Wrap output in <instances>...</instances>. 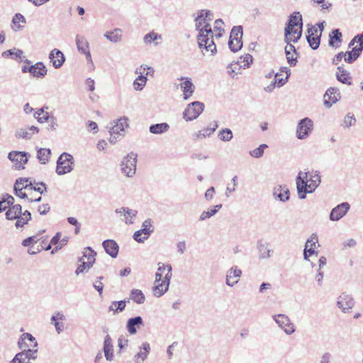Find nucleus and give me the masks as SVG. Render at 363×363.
<instances>
[{"label": "nucleus", "mask_w": 363, "mask_h": 363, "mask_svg": "<svg viewBox=\"0 0 363 363\" xmlns=\"http://www.w3.org/2000/svg\"><path fill=\"white\" fill-rule=\"evenodd\" d=\"M213 20V13L210 10L202 9L198 12L195 18V29L199 31L197 36L198 44L200 49L210 51L211 55L217 52L213 41V33L210 22Z\"/></svg>", "instance_id": "nucleus-1"}, {"label": "nucleus", "mask_w": 363, "mask_h": 363, "mask_svg": "<svg viewBox=\"0 0 363 363\" xmlns=\"http://www.w3.org/2000/svg\"><path fill=\"white\" fill-rule=\"evenodd\" d=\"M21 352L17 353L10 363H30L35 360L38 354V342L35 338L28 333L21 335L18 341Z\"/></svg>", "instance_id": "nucleus-2"}, {"label": "nucleus", "mask_w": 363, "mask_h": 363, "mask_svg": "<svg viewBox=\"0 0 363 363\" xmlns=\"http://www.w3.org/2000/svg\"><path fill=\"white\" fill-rule=\"evenodd\" d=\"M321 182L320 172L318 171L299 172L296 179L298 198L304 199L307 194H311Z\"/></svg>", "instance_id": "nucleus-3"}, {"label": "nucleus", "mask_w": 363, "mask_h": 363, "mask_svg": "<svg viewBox=\"0 0 363 363\" xmlns=\"http://www.w3.org/2000/svg\"><path fill=\"white\" fill-rule=\"evenodd\" d=\"M303 30L302 16L299 12H294L289 17L284 29L286 43H296L301 37Z\"/></svg>", "instance_id": "nucleus-4"}, {"label": "nucleus", "mask_w": 363, "mask_h": 363, "mask_svg": "<svg viewBox=\"0 0 363 363\" xmlns=\"http://www.w3.org/2000/svg\"><path fill=\"white\" fill-rule=\"evenodd\" d=\"M172 277V267L171 264H168L167 272H166L164 278L161 272L155 273V279L154 281V286L152 288L153 295L157 297H161L169 289L170 280Z\"/></svg>", "instance_id": "nucleus-5"}, {"label": "nucleus", "mask_w": 363, "mask_h": 363, "mask_svg": "<svg viewBox=\"0 0 363 363\" xmlns=\"http://www.w3.org/2000/svg\"><path fill=\"white\" fill-rule=\"evenodd\" d=\"M138 155L133 152L123 157L121 164V171L127 177H133L136 172Z\"/></svg>", "instance_id": "nucleus-6"}, {"label": "nucleus", "mask_w": 363, "mask_h": 363, "mask_svg": "<svg viewBox=\"0 0 363 363\" xmlns=\"http://www.w3.org/2000/svg\"><path fill=\"white\" fill-rule=\"evenodd\" d=\"M357 43L358 45L354 47L352 51L345 52L346 54L345 61L347 63H352L354 62L360 55L363 50V33L355 35L353 39L350 41L349 46Z\"/></svg>", "instance_id": "nucleus-7"}, {"label": "nucleus", "mask_w": 363, "mask_h": 363, "mask_svg": "<svg viewBox=\"0 0 363 363\" xmlns=\"http://www.w3.org/2000/svg\"><path fill=\"white\" fill-rule=\"evenodd\" d=\"M74 157L72 155L63 152L60 155L57 161L56 173L58 175H64L73 169Z\"/></svg>", "instance_id": "nucleus-8"}, {"label": "nucleus", "mask_w": 363, "mask_h": 363, "mask_svg": "<svg viewBox=\"0 0 363 363\" xmlns=\"http://www.w3.org/2000/svg\"><path fill=\"white\" fill-rule=\"evenodd\" d=\"M242 33L241 26H234L232 28L228 41V46L232 52H235L242 47Z\"/></svg>", "instance_id": "nucleus-9"}, {"label": "nucleus", "mask_w": 363, "mask_h": 363, "mask_svg": "<svg viewBox=\"0 0 363 363\" xmlns=\"http://www.w3.org/2000/svg\"><path fill=\"white\" fill-rule=\"evenodd\" d=\"M272 319L286 335H292L296 331L294 324L286 314L273 315Z\"/></svg>", "instance_id": "nucleus-10"}, {"label": "nucleus", "mask_w": 363, "mask_h": 363, "mask_svg": "<svg viewBox=\"0 0 363 363\" xmlns=\"http://www.w3.org/2000/svg\"><path fill=\"white\" fill-rule=\"evenodd\" d=\"M313 129V121L306 117L300 120L298 123L296 135L299 140L306 139L309 136Z\"/></svg>", "instance_id": "nucleus-11"}, {"label": "nucleus", "mask_w": 363, "mask_h": 363, "mask_svg": "<svg viewBox=\"0 0 363 363\" xmlns=\"http://www.w3.org/2000/svg\"><path fill=\"white\" fill-rule=\"evenodd\" d=\"M204 105L199 101L189 104L183 112V118L186 121H193L199 117L203 111Z\"/></svg>", "instance_id": "nucleus-12"}, {"label": "nucleus", "mask_w": 363, "mask_h": 363, "mask_svg": "<svg viewBox=\"0 0 363 363\" xmlns=\"http://www.w3.org/2000/svg\"><path fill=\"white\" fill-rule=\"evenodd\" d=\"M152 228V221L150 219L145 220L142 225V228L137 230L133 234V239L139 242L142 243L145 240H147L151 233L153 231Z\"/></svg>", "instance_id": "nucleus-13"}, {"label": "nucleus", "mask_w": 363, "mask_h": 363, "mask_svg": "<svg viewBox=\"0 0 363 363\" xmlns=\"http://www.w3.org/2000/svg\"><path fill=\"white\" fill-rule=\"evenodd\" d=\"M354 301L352 296L347 293H342L337 301V306L342 313H349L354 306Z\"/></svg>", "instance_id": "nucleus-14"}, {"label": "nucleus", "mask_w": 363, "mask_h": 363, "mask_svg": "<svg viewBox=\"0 0 363 363\" xmlns=\"http://www.w3.org/2000/svg\"><path fill=\"white\" fill-rule=\"evenodd\" d=\"M350 209V204L348 202H342L331 210L329 218L331 221H338L347 213Z\"/></svg>", "instance_id": "nucleus-15"}, {"label": "nucleus", "mask_w": 363, "mask_h": 363, "mask_svg": "<svg viewBox=\"0 0 363 363\" xmlns=\"http://www.w3.org/2000/svg\"><path fill=\"white\" fill-rule=\"evenodd\" d=\"M341 98L340 90L336 87H330L323 96V104L325 107L330 108Z\"/></svg>", "instance_id": "nucleus-16"}, {"label": "nucleus", "mask_w": 363, "mask_h": 363, "mask_svg": "<svg viewBox=\"0 0 363 363\" xmlns=\"http://www.w3.org/2000/svg\"><path fill=\"white\" fill-rule=\"evenodd\" d=\"M242 275V270L237 266L230 267L226 273L225 284L230 287L237 284Z\"/></svg>", "instance_id": "nucleus-17"}, {"label": "nucleus", "mask_w": 363, "mask_h": 363, "mask_svg": "<svg viewBox=\"0 0 363 363\" xmlns=\"http://www.w3.org/2000/svg\"><path fill=\"white\" fill-rule=\"evenodd\" d=\"M179 79L183 81L180 84L183 92V99L187 100L193 95L195 86L189 77H181Z\"/></svg>", "instance_id": "nucleus-18"}, {"label": "nucleus", "mask_w": 363, "mask_h": 363, "mask_svg": "<svg viewBox=\"0 0 363 363\" xmlns=\"http://www.w3.org/2000/svg\"><path fill=\"white\" fill-rule=\"evenodd\" d=\"M28 154L25 152H11L9 153L8 158L12 162H16V168L24 169V164L28 162Z\"/></svg>", "instance_id": "nucleus-19"}, {"label": "nucleus", "mask_w": 363, "mask_h": 363, "mask_svg": "<svg viewBox=\"0 0 363 363\" xmlns=\"http://www.w3.org/2000/svg\"><path fill=\"white\" fill-rule=\"evenodd\" d=\"M115 213H123V218L121 219L127 225H131L134 223V220L138 214V211L131 209L128 207H121L115 210Z\"/></svg>", "instance_id": "nucleus-20"}, {"label": "nucleus", "mask_w": 363, "mask_h": 363, "mask_svg": "<svg viewBox=\"0 0 363 363\" xmlns=\"http://www.w3.org/2000/svg\"><path fill=\"white\" fill-rule=\"evenodd\" d=\"M307 41L313 50L318 48L320 43V36L318 34L315 26H312L308 29Z\"/></svg>", "instance_id": "nucleus-21"}, {"label": "nucleus", "mask_w": 363, "mask_h": 363, "mask_svg": "<svg viewBox=\"0 0 363 363\" xmlns=\"http://www.w3.org/2000/svg\"><path fill=\"white\" fill-rule=\"evenodd\" d=\"M49 59L55 69L60 68L65 61V57L62 51L53 49L49 54Z\"/></svg>", "instance_id": "nucleus-22"}, {"label": "nucleus", "mask_w": 363, "mask_h": 363, "mask_svg": "<svg viewBox=\"0 0 363 363\" xmlns=\"http://www.w3.org/2000/svg\"><path fill=\"white\" fill-rule=\"evenodd\" d=\"M150 352V345L147 342H144L139 347V351L134 355L135 363H142L147 358Z\"/></svg>", "instance_id": "nucleus-23"}, {"label": "nucleus", "mask_w": 363, "mask_h": 363, "mask_svg": "<svg viewBox=\"0 0 363 363\" xmlns=\"http://www.w3.org/2000/svg\"><path fill=\"white\" fill-rule=\"evenodd\" d=\"M273 196L281 202H285L289 199L290 191L286 186L278 185L273 189Z\"/></svg>", "instance_id": "nucleus-24"}, {"label": "nucleus", "mask_w": 363, "mask_h": 363, "mask_svg": "<svg viewBox=\"0 0 363 363\" xmlns=\"http://www.w3.org/2000/svg\"><path fill=\"white\" fill-rule=\"evenodd\" d=\"M103 351L104 352L106 359L108 362H112L114 357L113 340L111 336L108 334L104 337Z\"/></svg>", "instance_id": "nucleus-25"}, {"label": "nucleus", "mask_w": 363, "mask_h": 363, "mask_svg": "<svg viewBox=\"0 0 363 363\" xmlns=\"http://www.w3.org/2000/svg\"><path fill=\"white\" fill-rule=\"evenodd\" d=\"M102 245L106 252L112 258H116L118 256L119 246L115 240H106L103 242Z\"/></svg>", "instance_id": "nucleus-26"}, {"label": "nucleus", "mask_w": 363, "mask_h": 363, "mask_svg": "<svg viewBox=\"0 0 363 363\" xmlns=\"http://www.w3.org/2000/svg\"><path fill=\"white\" fill-rule=\"evenodd\" d=\"M26 24V19L23 15L20 13H16L11 21V29L14 32H18L25 28Z\"/></svg>", "instance_id": "nucleus-27"}, {"label": "nucleus", "mask_w": 363, "mask_h": 363, "mask_svg": "<svg viewBox=\"0 0 363 363\" xmlns=\"http://www.w3.org/2000/svg\"><path fill=\"white\" fill-rule=\"evenodd\" d=\"M76 44L78 50L84 54L87 59H91V53L89 51V43L86 39L81 35H77L76 36Z\"/></svg>", "instance_id": "nucleus-28"}, {"label": "nucleus", "mask_w": 363, "mask_h": 363, "mask_svg": "<svg viewBox=\"0 0 363 363\" xmlns=\"http://www.w3.org/2000/svg\"><path fill=\"white\" fill-rule=\"evenodd\" d=\"M48 72L47 67L42 62H38L30 65V74L36 78H43Z\"/></svg>", "instance_id": "nucleus-29"}, {"label": "nucleus", "mask_w": 363, "mask_h": 363, "mask_svg": "<svg viewBox=\"0 0 363 363\" xmlns=\"http://www.w3.org/2000/svg\"><path fill=\"white\" fill-rule=\"evenodd\" d=\"M143 325V318L140 316H135L128 320L126 329L130 335H135L137 333V328Z\"/></svg>", "instance_id": "nucleus-30"}, {"label": "nucleus", "mask_w": 363, "mask_h": 363, "mask_svg": "<svg viewBox=\"0 0 363 363\" xmlns=\"http://www.w3.org/2000/svg\"><path fill=\"white\" fill-rule=\"evenodd\" d=\"M342 33L339 29H334L329 34L328 44L330 47L338 48L342 42Z\"/></svg>", "instance_id": "nucleus-31"}, {"label": "nucleus", "mask_w": 363, "mask_h": 363, "mask_svg": "<svg viewBox=\"0 0 363 363\" xmlns=\"http://www.w3.org/2000/svg\"><path fill=\"white\" fill-rule=\"evenodd\" d=\"M128 118L125 117L118 119L114 125L110 129V134H116L121 135V133L125 130V128L128 126Z\"/></svg>", "instance_id": "nucleus-32"}, {"label": "nucleus", "mask_w": 363, "mask_h": 363, "mask_svg": "<svg viewBox=\"0 0 363 363\" xmlns=\"http://www.w3.org/2000/svg\"><path fill=\"white\" fill-rule=\"evenodd\" d=\"M336 78L340 82L344 84L351 85L352 84V78L350 76V73L340 66L337 67V72H336Z\"/></svg>", "instance_id": "nucleus-33"}, {"label": "nucleus", "mask_w": 363, "mask_h": 363, "mask_svg": "<svg viewBox=\"0 0 363 363\" xmlns=\"http://www.w3.org/2000/svg\"><path fill=\"white\" fill-rule=\"evenodd\" d=\"M135 74H140L139 76L135 79L133 82V86L135 90L141 91L145 87L147 78L144 75L143 72H138V69H136Z\"/></svg>", "instance_id": "nucleus-34"}, {"label": "nucleus", "mask_w": 363, "mask_h": 363, "mask_svg": "<svg viewBox=\"0 0 363 363\" xmlns=\"http://www.w3.org/2000/svg\"><path fill=\"white\" fill-rule=\"evenodd\" d=\"M120 28H116L113 31H107L104 34V37L113 43H117L121 41L122 35Z\"/></svg>", "instance_id": "nucleus-35"}, {"label": "nucleus", "mask_w": 363, "mask_h": 363, "mask_svg": "<svg viewBox=\"0 0 363 363\" xmlns=\"http://www.w3.org/2000/svg\"><path fill=\"white\" fill-rule=\"evenodd\" d=\"M8 208L6 213V218L8 220H14L18 218V216L21 214L22 207L20 204L13 205Z\"/></svg>", "instance_id": "nucleus-36"}, {"label": "nucleus", "mask_w": 363, "mask_h": 363, "mask_svg": "<svg viewBox=\"0 0 363 363\" xmlns=\"http://www.w3.org/2000/svg\"><path fill=\"white\" fill-rule=\"evenodd\" d=\"M291 52L296 54V48L293 45L291 44V43H287V45L285 47V53L287 62L291 66H295L297 63V57H294V55H292L291 57H289Z\"/></svg>", "instance_id": "nucleus-37"}, {"label": "nucleus", "mask_w": 363, "mask_h": 363, "mask_svg": "<svg viewBox=\"0 0 363 363\" xmlns=\"http://www.w3.org/2000/svg\"><path fill=\"white\" fill-rule=\"evenodd\" d=\"M50 155L51 150L49 148H39L37 151V158L43 164H45L48 162Z\"/></svg>", "instance_id": "nucleus-38"}, {"label": "nucleus", "mask_w": 363, "mask_h": 363, "mask_svg": "<svg viewBox=\"0 0 363 363\" xmlns=\"http://www.w3.org/2000/svg\"><path fill=\"white\" fill-rule=\"evenodd\" d=\"M21 181L16 182L13 187L14 193L16 196H18L21 199H26L27 194L25 192H23V189H28L29 186H32V181L30 182L29 184H26V186H20Z\"/></svg>", "instance_id": "nucleus-39"}, {"label": "nucleus", "mask_w": 363, "mask_h": 363, "mask_svg": "<svg viewBox=\"0 0 363 363\" xmlns=\"http://www.w3.org/2000/svg\"><path fill=\"white\" fill-rule=\"evenodd\" d=\"M169 125L167 123L153 124L150 126V132L153 134H162L167 132Z\"/></svg>", "instance_id": "nucleus-40"}, {"label": "nucleus", "mask_w": 363, "mask_h": 363, "mask_svg": "<svg viewBox=\"0 0 363 363\" xmlns=\"http://www.w3.org/2000/svg\"><path fill=\"white\" fill-rule=\"evenodd\" d=\"M16 219L17 220L15 225L16 227L21 228L27 224V223L31 219V214L30 211H25L23 213L21 212V214L18 216V218Z\"/></svg>", "instance_id": "nucleus-41"}, {"label": "nucleus", "mask_w": 363, "mask_h": 363, "mask_svg": "<svg viewBox=\"0 0 363 363\" xmlns=\"http://www.w3.org/2000/svg\"><path fill=\"white\" fill-rule=\"evenodd\" d=\"M217 128L218 125L216 124L213 128H204L203 130H199L193 135V139L201 140L205 138L206 137L211 135Z\"/></svg>", "instance_id": "nucleus-42"}, {"label": "nucleus", "mask_w": 363, "mask_h": 363, "mask_svg": "<svg viewBox=\"0 0 363 363\" xmlns=\"http://www.w3.org/2000/svg\"><path fill=\"white\" fill-rule=\"evenodd\" d=\"M126 306V301H113L108 307L109 311H113V314L124 311Z\"/></svg>", "instance_id": "nucleus-43"}, {"label": "nucleus", "mask_w": 363, "mask_h": 363, "mask_svg": "<svg viewBox=\"0 0 363 363\" xmlns=\"http://www.w3.org/2000/svg\"><path fill=\"white\" fill-rule=\"evenodd\" d=\"M130 298L138 304H142L145 300V297L143 291L140 289H133L130 294Z\"/></svg>", "instance_id": "nucleus-44"}, {"label": "nucleus", "mask_w": 363, "mask_h": 363, "mask_svg": "<svg viewBox=\"0 0 363 363\" xmlns=\"http://www.w3.org/2000/svg\"><path fill=\"white\" fill-rule=\"evenodd\" d=\"M222 206V204H217L213 207V208L206 211H203L199 216V220L203 221L213 216L220 209H221Z\"/></svg>", "instance_id": "nucleus-45"}, {"label": "nucleus", "mask_w": 363, "mask_h": 363, "mask_svg": "<svg viewBox=\"0 0 363 363\" xmlns=\"http://www.w3.org/2000/svg\"><path fill=\"white\" fill-rule=\"evenodd\" d=\"M259 257L260 259H268L271 257V250L267 243H259L258 245Z\"/></svg>", "instance_id": "nucleus-46"}, {"label": "nucleus", "mask_w": 363, "mask_h": 363, "mask_svg": "<svg viewBox=\"0 0 363 363\" xmlns=\"http://www.w3.org/2000/svg\"><path fill=\"white\" fill-rule=\"evenodd\" d=\"M218 137L221 141L229 142L232 140L233 135L232 130L226 128L219 131Z\"/></svg>", "instance_id": "nucleus-47"}, {"label": "nucleus", "mask_w": 363, "mask_h": 363, "mask_svg": "<svg viewBox=\"0 0 363 363\" xmlns=\"http://www.w3.org/2000/svg\"><path fill=\"white\" fill-rule=\"evenodd\" d=\"M83 254L82 257L84 260L86 259V262H89V264H93L95 262L96 253L91 247H86Z\"/></svg>", "instance_id": "nucleus-48"}, {"label": "nucleus", "mask_w": 363, "mask_h": 363, "mask_svg": "<svg viewBox=\"0 0 363 363\" xmlns=\"http://www.w3.org/2000/svg\"><path fill=\"white\" fill-rule=\"evenodd\" d=\"M237 62L239 65L238 69H240L241 68L245 69L252 62V56L250 54H246L244 56L240 57V60Z\"/></svg>", "instance_id": "nucleus-49"}, {"label": "nucleus", "mask_w": 363, "mask_h": 363, "mask_svg": "<svg viewBox=\"0 0 363 363\" xmlns=\"http://www.w3.org/2000/svg\"><path fill=\"white\" fill-rule=\"evenodd\" d=\"M23 50L13 48L6 51L3 52L2 56L4 57H8L11 56L13 59H21L23 55Z\"/></svg>", "instance_id": "nucleus-50"}, {"label": "nucleus", "mask_w": 363, "mask_h": 363, "mask_svg": "<svg viewBox=\"0 0 363 363\" xmlns=\"http://www.w3.org/2000/svg\"><path fill=\"white\" fill-rule=\"evenodd\" d=\"M79 262H81L82 264L80 265H79L78 267L77 268V269L75 271L76 275L82 274L85 271L87 272L93 265L91 264H89V262H87L86 260H84L83 257H81L79 259Z\"/></svg>", "instance_id": "nucleus-51"}, {"label": "nucleus", "mask_w": 363, "mask_h": 363, "mask_svg": "<svg viewBox=\"0 0 363 363\" xmlns=\"http://www.w3.org/2000/svg\"><path fill=\"white\" fill-rule=\"evenodd\" d=\"M158 39H162V35L160 34H157V33L152 31L150 33H147L144 38L143 41L145 44L150 45L153 41L157 40Z\"/></svg>", "instance_id": "nucleus-52"}, {"label": "nucleus", "mask_w": 363, "mask_h": 363, "mask_svg": "<svg viewBox=\"0 0 363 363\" xmlns=\"http://www.w3.org/2000/svg\"><path fill=\"white\" fill-rule=\"evenodd\" d=\"M267 145L262 144L255 150L250 151V155L252 157L260 158L261 157H262L264 150L267 149Z\"/></svg>", "instance_id": "nucleus-53"}, {"label": "nucleus", "mask_w": 363, "mask_h": 363, "mask_svg": "<svg viewBox=\"0 0 363 363\" xmlns=\"http://www.w3.org/2000/svg\"><path fill=\"white\" fill-rule=\"evenodd\" d=\"M33 185L29 186L30 189L39 192L40 194L46 191V186L43 182L36 183L35 180L32 181Z\"/></svg>", "instance_id": "nucleus-54"}, {"label": "nucleus", "mask_w": 363, "mask_h": 363, "mask_svg": "<svg viewBox=\"0 0 363 363\" xmlns=\"http://www.w3.org/2000/svg\"><path fill=\"white\" fill-rule=\"evenodd\" d=\"M356 123L354 116L350 113H347L344 118V128H350L354 125Z\"/></svg>", "instance_id": "nucleus-55"}, {"label": "nucleus", "mask_w": 363, "mask_h": 363, "mask_svg": "<svg viewBox=\"0 0 363 363\" xmlns=\"http://www.w3.org/2000/svg\"><path fill=\"white\" fill-rule=\"evenodd\" d=\"M16 136L18 138L30 139L32 133L29 131L28 128H20L16 130Z\"/></svg>", "instance_id": "nucleus-56"}, {"label": "nucleus", "mask_w": 363, "mask_h": 363, "mask_svg": "<svg viewBox=\"0 0 363 363\" xmlns=\"http://www.w3.org/2000/svg\"><path fill=\"white\" fill-rule=\"evenodd\" d=\"M318 242V235L315 233H313L307 240L305 247L314 248L315 244Z\"/></svg>", "instance_id": "nucleus-57"}, {"label": "nucleus", "mask_w": 363, "mask_h": 363, "mask_svg": "<svg viewBox=\"0 0 363 363\" xmlns=\"http://www.w3.org/2000/svg\"><path fill=\"white\" fill-rule=\"evenodd\" d=\"M239 65L238 62L231 63L228 66V73L229 75H230L232 77H234L235 75L238 74L240 71L238 69Z\"/></svg>", "instance_id": "nucleus-58"}, {"label": "nucleus", "mask_w": 363, "mask_h": 363, "mask_svg": "<svg viewBox=\"0 0 363 363\" xmlns=\"http://www.w3.org/2000/svg\"><path fill=\"white\" fill-rule=\"evenodd\" d=\"M102 279H104V277H99L93 284L94 289L99 293V294H102L104 286V284L101 282Z\"/></svg>", "instance_id": "nucleus-59"}, {"label": "nucleus", "mask_w": 363, "mask_h": 363, "mask_svg": "<svg viewBox=\"0 0 363 363\" xmlns=\"http://www.w3.org/2000/svg\"><path fill=\"white\" fill-rule=\"evenodd\" d=\"M38 241L37 236H30L23 240L22 242V245L24 247H29L31 245L36 243Z\"/></svg>", "instance_id": "nucleus-60"}, {"label": "nucleus", "mask_w": 363, "mask_h": 363, "mask_svg": "<svg viewBox=\"0 0 363 363\" xmlns=\"http://www.w3.org/2000/svg\"><path fill=\"white\" fill-rule=\"evenodd\" d=\"M314 254H317V252L315 251L314 248L305 247L304 250H303V258L305 260L308 261L309 257Z\"/></svg>", "instance_id": "nucleus-61"}, {"label": "nucleus", "mask_w": 363, "mask_h": 363, "mask_svg": "<svg viewBox=\"0 0 363 363\" xmlns=\"http://www.w3.org/2000/svg\"><path fill=\"white\" fill-rule=\"evenodd\" d=\"M332 359L333 356L330 352H325L320 357V363H331Z\"/></svg>", "instance_id": "nucleus-62"}, {"label": "nucleus", "mask_w": 363, "mask_h": 363, "mask_svg": "<svg viewBox=\"0 0 363 363\" xmlns=\"http://www.w3.org/2000/svg\"><path fill=\"white\" fill-rule=\"evenodd\" d=\"M50 210V205L48 203H45L41 206H39L38 208V211L40 215H46Z\"/></svg>", "instance_id": "nucleus-63"}, {"label": "nucleus", "mask_w": 363, "mask_h": 363, "mask_svg": "<svg viewBox=\"0 0 363 363\" xmlns=\"http://www.w3.org/2000/svg\"><path fill=\"white\" fill-rule=\"evenodd\" d=\"M66 319L65 315L62 312L57 311L55 312L51 317L50 320L54 322V320H65Z\"/></svg>", "instance_id": "nucleus-64"}]
</instances>
